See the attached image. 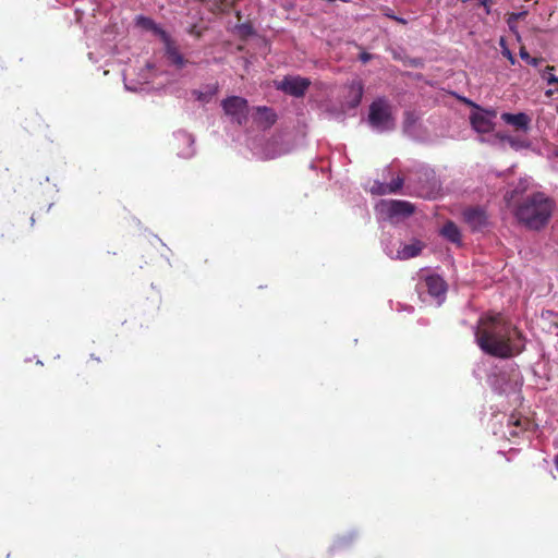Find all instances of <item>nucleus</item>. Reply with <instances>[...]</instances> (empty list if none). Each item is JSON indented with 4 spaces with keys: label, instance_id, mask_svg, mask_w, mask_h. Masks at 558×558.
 <instances>
[{
    "label": "nucleus",
    "instance_id": "obj_1",
    "mask_svg": "<svg viewBox=\"0 0 558 558\" xmlns=\"http://www.w3.org/2000/svg\"><path fill=\"white\" fill-rule=\"evenodd\" d=\"M475 342L487 355L509 359L520 354L524 348V336L501 313L484 314L477 320Z\"/></svg>",
    "mask_w": 558,
    "mask_h": 558
},
{
    "label": "nucleus",
    "instance_id": "obj_2",
    "mask_svg": "<svg viewBox=\"0 0 558 558\" xmlns=\"http://www.w3.org/2000/svg\"><path fill=\"white\" fill-rule=\"evenodd\" d=\"M554 201L542 192L533 193L520 202L514 215L519 222L531 230L544 228L551 217Z\"/></svg>",
    "mask_w": 558,
    "mask_h": 558
},
{
    "label": "nucleus",
    "instance_id": "obj_3",
    "mask_svg": "<svg viewBox=\"0 0 558 558\" xmlns=\"http://www.w3.org/2000/svg\"><path fill=\"white\" fill-rule=\"evenodd\" d=\"M368 123L372 128L384 132L395 129V118L389 101L385 98L375 99L369 106Z\"/></svg>",
    "mask_w": 558,
    "mask_h": 558
},
{
    "label": "nucleus",
    "instance_id": "obj_4",
    "mask_svg": "<svg viewBox=\"0 0 558 558\" xmlns=\"http://www.w3.org/2000/svg\"><path fill=\"white\" fill-rule=\"evenodd\" d=\"M225 113L232 118L239 125L246 122L248 116V102L245 98L230 96L221 101Z\"/></svg>",
    "mask_w": 558,
    "mask_h": 558
},
{
    "label": "nucleus",
    "instance_id": "obj_5",
    "mask_svg": "<svg viewBox=\"0 0 558 558\" xmlns=\"http://www.w3.org/2000/svg\"><path fill=\"white\" fill-rule=\"evenodd\" d=\"M310 85L311 81L306 77L284 76L277 85V88L290 96L302 97L305 95Z\"/></svg>",
    "mask_w": 558,
    "mask_h": 558
},
{
    "label": "nucleus",
    "instance_id": "obj_6",
    "mask_svg": "<svg viewBox=\"0 0 558 558\" xmlns=\"http://www.w3.org/2000/svg\"><path fill=\"white\" fill-rule=\"evenodd\" d=\"M381 206L390 218H407L415 211L412 203L401 199L385 201Z\"/></svg>",
    "mask_w": 558,
    "mask_h": 558
},
{
    "label": "nucleus",
    "instance_id": "obj_7",
    "mask_svg": "<svg viewBox=\"0 0 558 558\" xmlns=\"http://www.w3.org/2000/svg\"><path fill=\"white\" fill-rule=\"evenodd\" d=\"M463 218L470 228L474 231L482 230L488 223L486 211L480 207L466 208L463 211Z\"/></svg>",
    "mask_w": 558,
    "mask_h": 558
},
{
    "label": "nucleus",
    "instance_id": "obj_8",
    "mask_svg": "<svg viewBox=\"0 0 558 558\" xmlns=\"http://www.w3.org/2000/svg\"><path fill=\"white\" fill-rule=\"evenodd\" d=\"M531 422L527 417L520 413H512L507 420V426L509 428V437H519L523 432L527 430Z\"/></svg>",
    "mask_w": 558,
    "mask_h": 558
},
{
    "label": "nucleus",
    "instance_id": "obj_9",
    "mask_svg": "<svg viewBox=\"0 0 558 558\" xmlns=\"http://www.w3.org/2000/svg\"><path fill=\"white\" fill-rule=\"evenodd\" d=\"M425 283L427 291L432 296H444L447 291V284L445 280L439 276H428L425 280Z\"/></svg>",
    "mask_w": 558,
    "mask_h": 558
},
{
    "label": "nucleus",
    "instance_id": "obj_10",
    "mask_svg": "<svg viewBox=\"0 0 558 558\" xmlns=\"http://www.w3.org/2000/svg\"><path fill=\"white\" fill-rule=\"evenodd\" d=\"M470 120L473 129L478 133H489L494 129L492 120L483 113H472Z\"/></svg>",
    "mask_w": 558,
    "mask_h": 558
},
{
    "label": "nucleus",
    "instance_id": "obj_11",
    "mask_svg": "<svg viewBox=\"0 0 558 558\" xmlns=\"http://www.w3.org/2000/svg\"><path fill=\"white\" fill-rule=\"evenodd\" d=\"M501 119L510 125L517 129L526 130L529 128L531 119L524 112L519 113H502Z\"/></svg>",
    "mask_w": 558,
    "mask_h": 558
},
{
    "label": "nucleus",
    "instance_id": "obj_12",
    "mask_svg": "<svg viewBox=\"0 0 558 558\" xmlns=\"http://www.w3.org/2000/svg\"><path fill=\"white\" fill-rule=\"evenodd\" d=\"M135 23H136V26H138L143 29L153 32L154 34L161 36L162 38L167 37V33L159 25H157L155 23V21L150 17H147L144 15H138L135 19Z\"/></svg>",
    "mask_w": 558,
    "mask_h": 558
},
{
    "label": "nucleus",
    "instance_id": "obj_13",
    "mask_svg": "<svg viewBox=\"0 0 558 558\" xmlns=\"http://www.w3.org/2000/svg\"><path fill=\"white\" fill-rule=\"evenodd\" d=\"M403 185V179L401 177L396 178L389 184L377 183V187H373V193L383 195L387 193H397Z\"/></svg>",
    "mask_w": 558,
    "mask_h": 558
},
{
    "label": "nucleus",
    "instance_id": "obj_14",
    "mask_svg": "<svg viewBox=\"0 0 558 558\" xmlns=\"http://www.w3.org/2000/svg\"><path fill=\"white\" fill-rule=\"evenodd\" d=\"M441 234L452 243H460L461 241L460 231L452 221H448L444 225Z\"/></svg>",
    "mask_w": 558,
    "mask_h": 558
},
{
    "label": "nucleus",
    "instance_id": "obj_15",
    "mask_svg": "<svg viewBox=\"0 0 558 558\" xmlns=\"http://www.w3.org/2000/svg\"><path fill=\"white\" fill-rule=\"evenodd\" d=\"M555 66L547 65L542 73V78L547 82L548 85L553 86V89L546 92V96H551L555 92H558V77L553 74Z\"/></svg>",
    "mask_w": 558,
    "mask_h": 558
},
{
    "label": "nucleus",
    "instance_id": "obj_16",
    "mask_svg": "<svg viewBox=\"0 0 558 558\" xmlns=\"http://www.w3.org/2000/svg\"><path fill=\"white\" fill-rule=\"evenodd\" d=\"M217 93H218L217 84L207 85L206 89L204 92L197 90V89H194L192 92V94L195 96V98L203 104H208Z\"/></svg>",
    "mask_w": 558,
    "mask_h": 558
},
{
    "label": "nucleus",
    "instance_id": "obj_17",
    "mask_svg": "<svg viewBox=\"0 0 558 558\" xmlns=\"http://www.w3.org/2000/svg\"><path fill=\"white\" fill-rule=\"evenodd\" d=\"M422 251V245L420 242L404 245L401 251H399V256L402 259H409L417 256Z\"/></svg>",
    "mask_w": 558,
    "mask_h": 558
},
{
    "label": "nucleus",
    "instance_id": "obj_18",
    "mask_svg": "<svg viewBox=\"0 0 558 558\" xmlns=\"http://www.w3.org/2000/svg\"><path fill=\"white\" fill-rule=\"evenodd\" d=\"M234 5V0H214L210 11L214 13H228Z\"/></svg>",
    "mask_w": 558,
    "mask_h": 558
},
{
    "label": "nucleus",
    "instance_id": "obj_19",
    "mask_svg": "<svg viewBox=\"0 0 558 558\" xmlns=\"http://www.w3.org/2000/svg\"><path fill=\"white\" fill-rule=\"evenodd\" d=\"M167 54L169 60L175 64L178 68H183L186 63L184 57L179 52V50L174 47H169L167 49Z\"/></svg>",
    "mask_w": 558,
    "mask_h": 558
},
{
    "label": "nucleus",
    "instance_id": "obj_20",
    "mask_svg": "<svg viewBox=\"0 0 558 558\" xmlns=\"http://www.w3.org/2000/svg\"><path fill=\"white\" fill-rule=\"evenodd\" d=\"M520 57L522 60H524L525 62H527L529 64L533 65V66H537L539 63H542L544 61L543 58H533L532 56H530V53L526 51V49L524 47H521L520 48Z\"/></svg>",
    "mask_w": 558,
    "mask_h": 558
},
{
    "label": "nucleus",
    "instance_id": "obj_21",
    "mask_svg": "<svg viewBox=\"0 0 558 558\" xmlns=\"http://www.w3.org/2000/svg\"><path fill=\"white\" fill-rule=\"evenodd\" d=\"M257 111L266 114L265 120L268 125H272L276 122V114L267 107H258Z\"/></svg>",
    "mask_w": 558,
    "mask_h": 558
},
{
    "label": "nucleus",
    "instance_id": "obj_22",
    "mask_svg": "<svg viewBox=\"0 0 558 558\" xmlns=\"http://www.w3.org/2000/svg\"><path fill=\"white\" fill-rule=\"evenodd\" d=\"M415 123V117L413 113L411 112H408L405 114V119H404V130H408L410 126H412L413 124Z\"/></svg>",
    "mask_w": 558,
    "mask_h": 558
},
{
    "label": "nucleus",
    "instance_id": "obj_23",
    "mask_svg": "<svg viewBox=\"0 0 558 558\" xmlns=\"http://www.w3.org/2000/svg\"><path fill=\"white\" fill-rule=\"evenodd\" d=\"M502 54L510 61L511 64L515 63V59H514L513 54L510 52L509 49H505L502 51Z\"/></svg>",
    "mask_w": 558,
    "mask_h": 558
},
{
    "label": "nucleus",
    "instance_id": "obj_24",
    "mask_svg": "<svg viewBox=\"0 0 558 558\" xmlns=\"http://www.w3.org/2000/svg\"><path fill=\"white\" fill-rule=\"evenodd\" d=\"M373 58V56L368 52H362L360 54V60L363 62V63H366L368 62L371 59Z\"/></svg>",
    "mask_w": 558,
    "mask_h": 558
},
{
    "label": "nucleus",
    "instance_id": "obj_25",
    "mask_svg": "<svg viewBox=\"0 0 558 558\" xmlns=\"http://www.w3.org/2000/svg\"><path fill=\"white\" fill-rule=\"evenodd\" d=\"M383 11H384V15L387 16L388 19H391V20L396 19V15L391 9L385 8Z\"/></svg>",
    "mask_w": 558,
    "mask_h": 558
},
{
    "label": "nucleus",
    "instance_id": "obj_26",
    "mask_svg": "<svg viewBox=\"0 0 558 558\" xmlns=\"http://www.w3.org/2000/svg\"><path fill=\"white\" fill-rule=\"evenodd\" d=\"M393 21H396V22H398L400 24H403V25H405L408 23V21L405 19L399 17L397 15H396V19H393Z\"/></svg>",
    "mask_w": 558,
    "mask_h": 558
},
{
    "label": "nucleus",
    "instance_id": "obj_27",
    "mask_svg": "<svg viewBox=\"0 0 558 558\" xmlns=\"http://www.w3.org/2000/svg\"><path fill=\"white\" fill-rule=\"evenodd\" d=\"M195 28H196L195 26H193V27L191 28V34H193V35H195V36H197V37H199V36H201V33H199V32H197Z\"/></svg>",
    "mask_w": 558,
    "mask_h": 558
},
{
    "label": "nucleus",
    "instance_id": "obj_28",
    "mask_svg": "<svg viewBox=\"0 0 558 558\" xmlns=\"http://www.w3.org/2000/svg\"><path fill=\"white\" fill-rule=\"evenodd\" d=\"M361 97H362V87H361V88H360V90H359V95H357V100H356V102H360Z\"/></svg>",
    "mask_w": 558,
    "mask_h": 558
},
{
    "label": "nucleus",
    "instance_id": "obj_29",
    "mask_svg": "<svg viewBox=\"0 0 558 558\" xmlns=\"http://www.w3.org/2000/svg\"><path fill=\"white\" fill-rule=\"evenodd\" d=\"M555 466H556V469L558 471V454L555 457Z\"/></svg>",
    "mask_w": 558,
    "mask_h": 558
},
{
    "label": "nucleus",
    "instance_id": "obj_30",
    "mask_svg": "<svg viewBox=\"0 0 558 558\" xmlns=\"http://www.w3.org/2000/svg\"><path fill=\"white\" fill-rule=\"evenodd\" d=\"M481 4L483 5H486V3L488 2V0H477Z\"/></svg>",
    "mask_w": 558,
    "mask_h": 558
}]
</instances>
